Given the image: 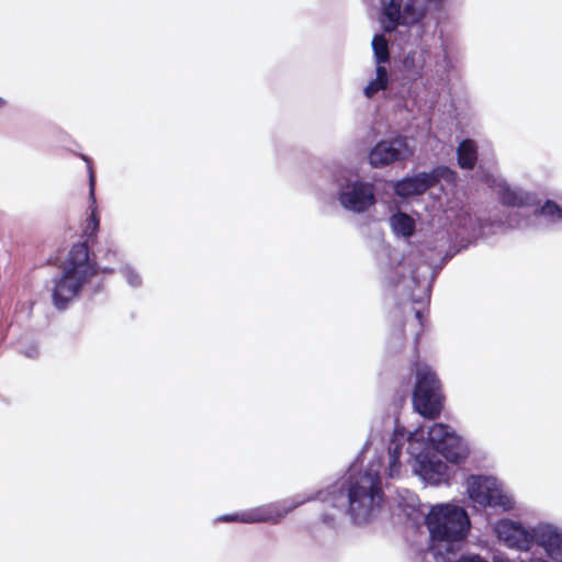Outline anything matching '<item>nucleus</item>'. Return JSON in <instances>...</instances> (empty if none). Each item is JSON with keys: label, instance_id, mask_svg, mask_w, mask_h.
Returning a JSON list of instances; mask_svg holds the SVG:
<instances>
[{"label": "nucleus", "instance_id": "nucleus-24", "mask_svg": "<svg viewBox=\"0 0 562 562\" xmlns=\"http://www.w3.org/2000/svg\"><path fill=\"white\" fill-rule=\"evenodd\" d=\"M429 4H432L437 9H441L445 0H427Z\"/></svg>", "mask_w": 562, "mask_h": 562}, {"label": "nucleus", "instance_id": "nucleus-20", "mask_svg": "<svg viewBox=\"0 0 562 562\" xmlns=\"http://www.w3.org/2000/svg\"><path fill=\"white\" fill-rule=\"evenodd\" d=\"M538 212L547 217H557L562 220V205H559L552 200H547Z\"/></svg>", "mask_w": 562, "mask_h": 562}, {"label": "nucleus", "instance_id": "nucleus-27", "mask_svg": "<svg viewBox=\"0 0 562 562\" xmlns=\"http://www.w3.org/2000/svg\"><path fill=\"white\" fill-rule=\"evenodd\" d=\"M331 520H334V519H333V518H328V519H327V517H325V518H324V521H325V522H329V521H331Z\"/></svg>", "mask_w": 562, "mask_h": 562}, {"label": "nucleus", "instance_id": "nucleus-15", "mask_svg": "<svg viewBox=\"0 0 562 562\" xmlns=\"http://www.w3.org/2000/svg\"><path fill=\"white\" fill-rule=\"evenodd\" d=\"M498 201L506 207H525L533 204V198L527 192L501 186L497 190Z\"/></svg>", "mask_w": 562, "mask_h": 562}, {"label": "nucleus", "instance_id": "nucleus-3", "mask_svg": "<svg viewBox=\"0 0 562 562\" xmlns=\"http://www.w3.org/2000/svg\"><path fill=\"white\" fill-rule=\"evenodd\" d=\"M412 371L415 374L412 394L414 409L427 419L438 418L443 409L445 395L437 373L418 359L413 361Z\"/></svg>", "mask_w": 562, "mask_h": 562}, {"label": "nucleus", "instance_id": "nucleus-14", "mask_svg": "<svg viewBox=\"0 0 562 562\" xmlns=\"http://www.w3.org/2000/svg\"><path fill=\"white\" fill-rule=\"evenodd\" d=\"M536 538L548 554L557 562H562V535L551 528L536 531Z\"/></svg>", "mask_w": 562, "mask_h": 562}, {"label": "nucleus", "instance_id": "nucleus-23", "mask_svg": "<svg viewBox=\"0 0 562 562\" xmlns=\"http://www.w3.org/2000/svg\"><path fill=\"white\" fill-rule=\"evenodd\" d=\"M416 55H417V53L415 50L408 52L406 54V56L404 57L403 66L406 71L412 72L416 76H419L423 66L422 65L417 66L415 64Z\"/></svg>", "mask_w": 562, "mask_h": 562}, {"label": "nucleus", "instance_id": "nucleus-25", "mask_svg": "<svg viewBox=\"0 0 562 562\" xmlns=\"http://www.w3.org/2000/svg\"><path fill=\"white\" fill-rule=\"evenodd\" d=\"M415 315H416V317H417L418 319H420V318H422V312H420V311H416Z\"/></svg>", "mask_w": 562, "mask_h": 562}, {"label": "nucleus", "instance_id": "nucleus-28", "mask_svg": "<svg viewBox=\"0 0 562 562\" xmlns=\"http://www.w3.org/2000/svg\"><path fill=\"white\" fill-rule=\"evenodd\" d=\"M4 105V101L0 98V108Z\"/></svg>", "mask_w": 562, "mask_h": 562}, {"label": "nucleus", "instance_id": "nucleus-4", "mask_svg": "<svg viewBox=\"0 0 562 562\" xmlns=\"http://www.w3.org/2000/svg\"><path fill=\"white\" fill-rule=\"evenodd\" d=\"M426 525L434 540L456 542L467 537L470 519L463 508L446 504L430 509Z\"/></svg>", "mask_w": 562, "mask_h": 562}, {"label": "nucleus", "instance_id": "nucleus-8", "mask_svg": "<svg viewBox=\"0 0 562 562\" xmlns=\"http://www.w3.org/2000/svg\"><path fill=\"white\" fill-rule=\"evenodd\" d=\"M446 170L434 168L430 172H419L413 177H406L395 183L394 192L401 198L422 195L439 183Z\"/></svg>", "mask_w": 562, "mask_h": 562}, {"label": "nucleus", "instance_id": "nucleus-17", "mask_svg": "<svg viewBox=\"0 0 562 562\" xmlns=\"http://www.w3.org/2000/svg\"><path fill=\"white\" fill-rule=\"evenodd\" d=\"M395 234L403 237H412L415 233V221L406 213L397 212L390 218Z\"/></svg>", "mask_w": 562, "mask_h": 562}, {"label": "nucleus", "instance_id": "nucleus-10", "mask_svg": "<svg viewBox=\"0 0 562 562\" xmlns=\"http://www.w3.org/2000/svg\"><path fill=\"white\" fill-rule=\"evenodd\" d=\"M341 205L350 211L361 213L376 202L374 186L369 182L356 181L347 191L340 193Z\"/></svg>", "mask_w": 562, "mask_h": 562}, {"label": "nucleus", "instance_id": "nucleus-26", "mask_svg": "<svg viewBox=\"0 0 562 562\" xmlns=\"http://www.w3.org/2000/svg\"><path fill=\"white\" fill-rule=\"evenodd\" d=\"M102 272L103 273H110V272H112V270L111 269H103Z\"/></svg>", "mask_w": 562, "mask_h": 562}, {"label": "nucleus", "instance_id": "nucleus-12", "mask_svg": "<svg viewBox=\"0 0 562 562\" xmlns=\"http://www.w3.org/2000/svg\"><path fill=\"white\" fill-rule=\"evenodd\" d=\"M417 473L430 484L438 485L446 480L448 465L435 454H423L418 458Z\"/></svg>", "mask_w": 562, "mask_h": 562}, {"label": "nucleus", "instance_id": "nucleus-13", "mask_svg": "<svg viewBox=\"0 0 562 562\" xmlns=\"http://www.w3.org/2000/svg\"><path fill=\"white\" fill-rule=\"evenodd\" d=\"M418 0H405L403 1V5L400 9V18L397 21H387L384 25V31L386 33H392L398 25H412L420 22L425 12L417 8Z\"/></svg>", "mask_w": 562, "mask_h": 562}, {"label": "nucleus", "instance_id": "nucleus-22", "mask_svg": "<svg viewBox=\"0 0 562 562\" xmlns=\"http://www.w3.org/2000/svg\"><path fill=\"white\" fill-rule=\"evenodd\" d=\"M403 0H390L383 8V15L387 21H397Z\"/></svg>", "mask_w": 562, "mask_h": 562}, {"label": "nucleus", "instance_id": "nucleus-5", "mask_svg": "<svg viewBox=\"0 0 562 562\" xmlns=\"http://www.w3.org/2000/svg\"><path fill=\"white\" fill-rule=\"evenodd\" d=\"M468 493L474 503L483 507L508 512L515 505L513 498L503 491L497 481L490 476L471 475L468 479Z\"/></svg>", "mask_w": 562, "mask_h": 562}, {"label": "nucleus", "instance_id": "nucleus-1", "mask_svg": "<svg viewBox=\"0 0 562 562\" xmlns=\"http://www.w3.org/2000/svg\"><path fill=\"white\" fill-rule=\"evenodd\" d=\"M95 179L90 168V215L86 220L85 234L87 239L82 243L72 245L66 259L61 265L63 273L56 281L53 289L52 299L56 308L64 310L68 303L75 299L85 284L89 283L91 278L99 273V267L94 258H91L88 243L95 237L99 229L100 217L94 196Z\"/></svg>", "mask_w": 562, "mask_h": 562}, {"label": "nucleus", "instance_id": "nucleus-7", "mask_svg": "<svg viewBox=\"0 0 562 562\" xmlns=\"http://www.w3.org/2000/svg\"><path fill=\"white\" fill-rule=\"evenodd\" d=\"M294 506H284L277 503L266 504L233 515H224L221 517L223 521H237L244 524H257V522H280Z\"/></svg>", "mask_w": 562, "mask_h": 562}, {"label": "nucleus", "instance_id": "nucleus-9", "mask_svg": "<svg viewBox=\"0 0 562 562\" xmlns=\"http://www.w3.org/2000/svg\"><path fill=\"white\" fill-rule=\"evenodd\" d=\"M405 149H407V142L404 137L380 140L369 151V164L373 168H382L393 162L405 160Z\"/></svg>", "mask_w": 562, "mask_h": 562}, {"label": "nucleus", "instance_id": "nucleus-6", "mask_svg": "<svg viewBox=\"0 0 562 562\" xmlns=\"http://www.w3.org/2000/svg\"><path fill=\"white\" fill-rule=\"evenodd\" d=\"M428 440L449 462L458 464L468 458L469 450L463 440L445 424L431 426L428 430Z\"/></svg>", "mask_w": 562, "mask_h": 562}, {"label": "nucleus", "instance_id": "nucleus-19", "mask_svg": "<svg viewBox=\"0 0 562 562\" xmlns=\"http://www.w3.org/2000/svg\"><path fill=\"white\" fill-rule=\"evenodd\" d=\"M372 48L374 53V58L378 65H382L389 61L390 59V50L389 44L383 34H376L372 40Z\"/></svg>", "mask_w": 562, "mask_h": 562}, {"label": "nucleus", "instance_id": "nucleus-16", "mask_svg": "<svg viewBox=\"0 0 562 562\" xmlns=\"http://www.w3.org/2000/svg\"><path fill=\"white\" fill-rule=\"evenodd\" d=\"M458 165L462 169H473L477 160V147L472 139H463L457 149Z\"/></svg>", "mask_w": 562, "mask_h": 562}, {"label": "nucleus", "instance_id": "nucleus-2", "mask_svg": "<svg viewBox=\"0 0 562 562\" xmlns=\"http://www.w3.org/2000/svg\"><path fill=\"white\" fill-rule=\"evenodd\" d=\"M348 495V513L357 524L366 522L383 502L379 465L370 463L363 472L352 473L344 484Z\"/></svg>", "mask_w": 562, "mask_h": 562}, {"label": "nucleus", "instance_id": "nucleus-21", "mask_svg": "<svg viewBox=\"0 0 562 562\" xmlns=\"http://www.w3.org/2000/svg\"><path fill=\"white\" fill-rule=\"evenodd\" d=\"M402 454V443H394L390 447V476L400 471L401 468V458Z\"/></svg>", "mask_w": 562, "mask_h": 562}, {"label": "nucleus", "instance_id": "nucleus-18", "mask_svg": "<svg viewBox=\"0 0 562 562\" xmlns=\"http://www.w3.org/2000/svg\"><path fill=\"white\" fill-rule=\"evenodd\" d=\"M389 85L387 70L383 65L376 66V77L371 80L364 88V95L372 98L381 90H385Z\"/></svg>", "mask_w": 562, "mask_h": 562}, {"label": "nucleus", "instance_id": "nucleus-11", "mask_svg": "<svg viewBox=\"0 0 562 562\" xmlns=\"http://www.w3.org/2000/svg\"><path fill=\"white\" fill-rule=\"evenodd\" d=\"M495 531L498 538L510 548L529 550L533 541L532 533L521 524L510 519L499 520L495 526Z\"/></svg>", "mask_w": 562, "mask_h": 562}]
</instances>
